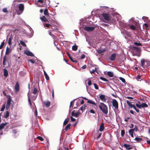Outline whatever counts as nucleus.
I'll list each match as a JSON object with an SVG mask.
<instances>
[{
	"instance_id": "nucleus-8",
	"label": "nucleus",
	"mask_w": 150,
	"mask_h": 150,
	"mask_svg": "<svg viewBox=\"0 0 150 150\" xmlns=\"http://www.w3.org/2000/svg\"><path fill=\"white\" fill-rule=\"evenodd\" d=\"M74 110L72 111L71 112V115L72 116H73L76 117H78L81 114L80 112H74Z\"/></svg>"
},
{
	"instance_id": "nucleus-10",
	"label": "nucleus",
	"mask_w": 150,
	"mask_h": 150,
	"mask_svg": "<svg viewBox=\"0 0 150 150\" xmlns=\"http://www.w3.org/2000/svg\"><path fill=\"white\" fill-rule=\"evenodd\" d=\"M7 57L5 55L3 58V64L4 66V67H5V66L6 65V62H7L8 61V60Z\"/></svg>"
},
{
	"instance_id": "nucleus-39",
	"label": "nucleus",
	"mask_w": 150,
	"mask_h": 150,
	"mask_svg": "<svg viewBox=\"0 0 150 150\" xmlns=\"http://www.w3.org/2000/svg\"><path fill=\"white\" fill-rule=\"evenodd\" d=\"M9 115V112L8 111H6V114L4 116V117L5 118H7Z\"/></svg>"
},
{
	"instance_id": "nucleus-13",
	"label": "nucleus",
	"mask_w": 150,
	"mask_h": 150,
	"mask_svg": "<svg viewBox=\"0 0 150 150\" xmlns=\"http://www.w3.org/2000/svg\"><path fill=\"white\" fill-rule=\"evenodd\" d=\"M18 8L20 11H23L24 9V6L22 4H18Z\"/></svg>"
},
{
	"instance_id": "nucleus-43",
	"label": "nucleus",
	"mask_w": 150,
	"mask_h": 150,
	"mask_svg": "<svg viewBox=\"0 0 150 150\" xmlns=\"http://www.w3.org/2000/svg\"><path fill=\"white\" fill-rule=\"evenodd\" d=\"M37 139H39L41 141H43V139L40 136H38L37 137Z\"/></svg>"
},
{
	"instance_id": "nucleus-14",
	"label": "nucleus",
	"mask_w": 150,
	"mask_h": 150,
	"mask_svg": "<svg viewBox=\"0 0 150 150\" xmlns=\"http://www.w3.org/2000/svg\"><path fill=\"white\" fill-rule=\"evenodd\" d=\"M124 146L126 148L127 150H130L132 149V147L129 144H125L124 145Z\"/></svg>"
},
{
	"instance_id": "nucleus-56",
	"label": "nucleus",
	"mask_w": 150,
	"mask_h": 150,
	"mask_svg": "<svg viewBox=\"0 0 150 150\" xmlns=\"http://www.w3.org/2000/svg\"><path fill=\"white\" fill-rule=\"evenodd\" d=\"M28 61H30V62H31L33 64H34L35 63V62L34 60L31 59H29L28 60Z\"/></svg>"
},
{
	"instance_id": "nucleus-29",
	"label": "nucleus",
	"mask_w": 150,
	"mask_h": 150,
	"mask_svg": "<svg viewBox=\"0 0 150 150\" xmlns=\"http://www.w3.org/2000/svg\"><path fill=\"white\" fill-rule=\"evenodd\" d=\"M69 120V118H66L65 120L64 121V123H63V125H65L66 124H67L68 123Z\"/></svg>"
},
{
	"instance_id": "nucleus-7",
	"label": "nucleus",
	"mask_w": 150,
	"mask_h": 150,
	"mask_svg": "<svg viewBox=\"0 0 150 150\" xmlns=\"http://www.w3.org/2000/svg\"><path fill=\"white\" fill-rule=\"evenodd\" d=\"M146 63V60H144V59H142L141 60V66L143 69L146 68V64H145Z\"/></svg>"
},
{
	"instance_id": "nucleus-4",
	"label": "nucleus",
	"mask_w": 150,
	"mask_h": 150,
	"mask_svg": "<svg viewBox=\"0 0 150 150\" xmlns=\"http://www.w3.org/2000/svg\"><path fill=\"white\" fill-rule=\"evenodd\" d=\"M7 104L6 106V110H8L10 106V104L11 103V96H7Z\"/></svg>"
},
{
	"instance_id": "nucleus-28",
	"label": "nucleus",
	"mask_w": 150,
	"mask_h": 150,
	"mask_svg": "<svg viewBox=\"0 0 150 150\" xmlns=\"http://www.w3.org/2000/svg\"><path fill=\"white\" fill-rule=\"evenodd\" d=\"M141 108H146L148 107V105L145 103H142L141 104Z\"/></svg>"
},
{
	"instance_id": "nucleus-45",
	"label": "nucleus",
	"mask_w": 150,
	"mask_h": 150,
	"mask_svg": "<svg viewBox=\"0 0 150 150\" xmlns=\"http://www.w3.org/2000/svg\"><path fill=\"white\" fill-rule=\"evenodd\" d=\"M134 131H133V129H130L129 130V134L130 135L132 134H133Z\"/></svg>"
},
{
	"instance_id": "nucleus-41",
	"label": "nucleus",
	"mask_w": 150,
	"mask_h": 150,
	"mask_svg": "<svg viewBox=\"0 0 150 150\" xmlns=\"http://www.w3.org/2000/svg\"><path fill=\"white\" fill-rule=\"evenodd\" d=\"M134 44L137 46H142V45L141 43H138L137 42H134Z\"/></svg>"
},
{
	"instance_id": "nucleus-51",
	"label": "nucleus",
	"mask_w": 150,
	"mask_h": 150,
	"mask_svg": "<svg viewBox=\"0 0 150 150\" xmlns=\"http://www.w3.org/2000/svg\"><path fill=\"white\" fill-rule=\"evenodd\" d=\"M45 79L47 80H48L49 79V77L47 74L46 75H45Z\"/></svg>"
},
{
	"instance_id": "nucleus-17",
	"label": "nucleus",
	"mask_w": 150,
	"mask_h": 150,
	"mask_svg": "<svg viewBox=\"0 0 150 150\" xmlns=\"http://www.w3.org/2000/svg\"><path fill=\"white\" fill-rule=\"evenodd\" d=\"M40 19L42 21L44 22H49V21L47 19L45 16H43L42 17H41L40 18Z\"/></svg>"
},
{
	"instance_id": "nucleus-55",
	"label": "nucleus",
	"mask_w": 150,
	"mask_h": 150,
	"mask_svg": "<svg viewBox=\"0 0 150 150\" xmlns=\"http://www.w3.org/2000/svg\"><path fill=\"white\" fill-rule=\"evenodd\" d=\"M44 26L47 28H49L50 26H51V25L50 24H46Z\"/></svg>"
},
{
	"instance_id": "nucleus-18",
	"label": "nucleus",
	"mask_w": 150,
	"mask_h": 150,
	"mask_svg": "<svg viewBox=\"0 0 150 150\" xmlns=\"http://www.w3.org/2000/svg\"><path fill=\"white\" fill-rule=\"evenodd\" d=\"M45 106L47 108L49 107L50 104V101H45L44 103Z\"/></svg>"
},
{
	"instance_id": "nucleus-11",
	"label": "nucleus",
	"mask_w": 150,
	"mask_h": 150,
	"mask_svg": "<svg viewBox=\"0 0 150 150\" xmlns=\"http://www.w3.org/2000/svg\"><path fill=\"white\" fill-rule=\"evenodd\" d=\"M19 84L18 82H17L16 83L15 86V91L17 92H18L19 91Z\"/></svg>"
},
{
	"instance_id": "nucleus-30",
	"label": "nucleus",
	"mask_w": 150,
	"mask_h": 150,
	"mask_svg": "<svg viewBox=\"0 0 150 150\" xmlns=\"http://www.w3.org/2000/svg\"><path fill=\"white\" fill-rule=\"evenodd\" d=\"M78 49V46L76 45H74L72 47V50L74 51H76Z\"/></svg>"
},
{
	"instance_id": "nucleus-57",
	"label": "nucleus",
	"mask_w": 150,
	"mask_h": 150,
	"mask_svg": "<svg viewBox=\"0 0 150 150\" xmlns=\"http://www.w3.org/2000/svg\"><path fill=\"white\" fill-rule=\"evenodd\" d=\"M133 108L136 110L137 112H139V110L138 109H137L135 106Z\"/></svg>"
},
{
	"instance_id": "nucleus-34",
	"label": "nucleus",
	"mask_w": 150,
	"mask_h": 150,
	"mask_svg": "<svg viewBox=\"0 0 150 150\" xmlns=\"http://www.w3.org/2000/svg\"><path fill=\"white\" fill-rule=\"evenodd\" d=\"M68 56V57L70 59L71 61H72V60L73 59L72 57H71V55L70 53L68 52H66Z\"/></svg>"
},
{
	"instance_id": "nucleus-15",
	"label": "nucleus",
	"mask_w": 150,
	"mask_h": 150,
	"mask_svg": "<svg viewBox=\"0 0 150 150\" xmlns=\"http://www.w3.org/2000/svg\"><path fill=\"white\" fill-rule=\"evenodd\" d=\"M116 58V54L115 53H113L111 55L110 60L111 61H114Z\"/></svg>"
},
{
	"instance_id": "nucleus-63",
	"label": "nucleus",
	"mask_w": 150,
	"mask_h": 150,
	"mask_svg": "<svg viewBox=\"0 0 150 150\" xmlns=\"http://www.w3.org/2000/svg\"><path fill=\"white\" fill-rule=\"evenodd\" d=\"M37 1L38 2L41 3H42L43 2V1L42 0H38Z\"/></svg>"
},
{
	"instance_id": "nucleus-33",
	"label": "nucleus",
	"mask_w": 150,
	"mask_h": 150,
	"mask_svg": "<svg viewBox=\"0 0 150 150\" xmlns=\"http://www.w3.org/2000/svg\"><path fill=\"white\" fill-rule=\"evenodd\" d=\"M12 40V38L11 37H10L8 40V44L9 45L11 46L12 44L11 41Z\"/></svg>"
},
{
	"instance_id": "nucleus-48",
	"label": "nucleus",
	"mask_w": 150,
	"mask_h": 150,
	"mask_svg": "<svg viewBox=\"0 0 150 150\" xmlns=\"http://www.w3.org/2000/svg\"><path fill=\"white\" fill-rule=\"evenodd\" d=\"M4 13H7L8 12L6 8H4L2 9Z\"/></svg>"
},
{
	"instance_id": "nucleus-58",
	"label": "nucleus",
	"mask_w": 150,
	"mask_h": 150,
	"mask_svg": "<svg viewBox=\"0 0 150 150\" xmlns=\"http://www.w3.org/2000/svg\"><path fill=\"white\" fill-rule=\"evenodd\" d=\"M85 55L84 54H83L81 56V59H83L84 58H85Z\"/></svg>"
},
{
	"instance_id": "nucleus-53",
	"label": "nucleus",
	"mask_w": 150,
	"mask_h": 150,
	"mask_svg": "<svg viewBox=\"0 0 150 150\" xmlns=\"http://www.w3.org/2000/svg\"><path fill=\"white\" fill-rule=\"evenodd\" d=\"M70 118H71V120L72 121L74 122L75 121L76 119L74 118L72 116H71Z\"/></svg>"
},
{
	"instance_id": "nucleus-31",
	"label": "nucleus",
	"mask_w": 150,
	"mask_h": 150,
	"mask_svg": "<svg viewBox=\"0 0 150 150\" xmlns=\"http://www.w3.org/2000/svg\"><path fill=\"white\" fill-rule=\"evenodd\" d=\"M146 68L149 67V66H150V62L147 60H146Z\"/></svg>"
},
{
	"instance_id": "nucleus-44",
	"label": "nucleus",
	"mask_w": 150,
	"mask_h": 150,
	"mask_svg": "<svg viewBox=\"0 0 150 150\" xmlns=\"http://www.w3.org/2000/svg\"><path fill=\"white\" fill-rule=\"evenodd\" d=\"M93 85L94 87H95V88L96 89H98V87L97 85L95 83H93Z\"/></svg>"
},
{
	"instance_id": "nucleus-20",
	"label": "nucleus",
	"mask_w": 150,
	"mask_h": 150,
	"mask_svg": "<svg viewBox=\"0 0 150 150\" xmlns=\"http://www.w3.org/2000/svg\"><path fill=\"white\" fill-rule=\"evenodd\" d=\"M7 124V123L5 122V123H2L0 124V130H1L4 127V126Z\"/></svg>"
},
{
	"instance_id": "nucleus-27",
	"label": "nucleus",
	"mask_w": 150,
	"mask_h": 150,
	"mask_svg": "<svg viewBox=\"0 0 150 150\" xmlns=\"http://www.w3.org/2000/svg\"><path fill=\"white\" fill-rule=\"evenodd\" d=\"M135 140L136 141V142H139L142 140V139L141 138L136 137L135 138Z\"/></svg>"
},
{
	"instance_id": "nucleus-2",
	"label": "nucleus",
	"mask_w": 150,
	"mask_h": 150,
	"mask_svg": "<svg viewBox=\"0 0 150 150\" xmlns=\"http://www.w3.org/2000/svg\"><path fill=\"white\" fill-rule=\"evenodd\" d=\"M131 50L133 55H137L141 52L140 49L138 47H133Z\"/></svg>"
},
{
	"instance_id": "nucleus-38",
	"label": "nucleus",
	"mask_w": 150,
	"mask_h": 150,
	"mask_svg": "<svg viewBox=\"0 0 150 150\" xmlns=\"http://www.w3.org/2000/svg\"><path fill=\"white\" fill-rule=\"evenodd\" d=\"M100 79L102 80H103L104 81H105V82H108V81L107 79H106L103 77H100Z\"/></svg>"
},
{
	"instance_id": "nucleus-52",
	"label": "nucleus",
	"mask_w": 150,
	"mask_h": 150,
	"mask_svg": "<svg viewBox=\"0 0 150 150\" xmlns=\"http://www.w3.org/2000/svg\"><path fill=\"white\" fill-rule=\"evenodd\" d=\"M133 129V131L134 132V131H137L138 130V128L137 126H135V127L133 129Z\"/></svg>"
},
{
	"instance_id": "nucleus-42",
	"label": "nucleus",
	"mask_w": 150,
	"mask_h": 150,
	"mask_svg": "<svg viewBox=\"0 0 150 150\" xmlns=\"http://www.w3.org/2000/svg\"><path fill=\"white\" fill-rule=\"evenodd\" d=\"M122 81V82L123 83H125V79L121 77H120L119 78Z\"/></svg>"
},
{
	"instance_id": "nucleus-21",
	"label": "nucleus",
	"mask_w": 150,
	"mask_h": 150,
	"mask_svg": "<svg viewBox=\"0 0 150 150\" xmlns=\"http://www.w3.org/2000/svg\"><path fill=\"white\" fill-rule=\"evenodd\" d=\"M127 104H128V105L129 106V107L131 108H134V107L135 106L132 104L131 102H129L128 100L127 101Z\"/></svg>"
},
{
	"instance_id": "nucleus-6",
	"label": "nucleus",
	"mask_w": 150,
	"mask_h": 150,
	"mask_svg": "<svg viewBox=\"0 0 150 150\" xmlns=\"http://www.w3.org/2000/svg\"><path fill=\"white\" fill-rule=\"evenodd\" d=\"M95 27H88L85 26L84 28V29L88 32H91L93 31L95 29Z\"/></svg>"
},
{
	"instance_id": "nucleus-9",
	"label": "nucleus",
	"mask_w": 150,
	"mask_h": 150,
	"mask_svg": "<svg viewBox=\"0 0 150 150\" xmlns=\"http://www.w3.org/2000/svg\"><path fill=\"white\" fill-rule=\"evenodd\" d=\"M24 53L25 54L31 57H33L34 56V54L32 52L28 50H26L25 51Z\"/></svg>"
},
{
	"instance_id": "nucleus-62",
	"label": "nucleus",
	"mask_w": 150,
	"mask_h": 150,
	"mask_svg": "<svg viewBox=\"0 0 150 150\" xmlns=\"http://www.w3.org/2000/svg\"><path fill=\"white\" fill-rule=\"evenodd\" d=\"M86 67V64L84 65H83L81 67V68L82 69H85Z\"/></svg>"
},
{
	"instance_id": "nucleus-23",
	"label": "nucleus",
	"mask_w": 150,
	"mask_h": 150,
	"mask_svg": "<svg viewBox=\"0 0 150 150\" xmlns=\"http://www.w3.org/2000/svg\"><path fill=\"white\" fill-rule=\"evenodd\" d=\"M87 103L91 104H93L96 106V104L94 102L90 100H88L87 101Z\"/></svg>"
},
{
	"instance_id": "nucleus-3",
	"label": "nucleus",
	"mask_w": 150,
	"mask_h": 150,
	"mask_svg": "<svg viewBox=\"0 0 150 150\" xmlns=\"http://www.w3.org/2000/svg\"><path fill=\"white\" fill-rule=\"evenodd\" d=\"M102 16L105 20L108 21H110V13H103L102 14Z\"/></svg>"
},
{
	"instance_id": "nucleus-26",
	"label": "nucleus",
	"mask_w": 150,
	"mask_h": 150,
	"mask_svg": "<svg viewBox=\"0 0 150 150\" xmlns=\"http://www.w3.org/2000/svg\"><path fill=\"white\" fill-rule=\"evenodd\" d=\"M71 125L70 124H68L65 127V130L66 131L70 129Z\"/></svg>"
},
{
	"instance_id": "nucleus-46",
	"label": "nucleus",
	"mask_w": 150,
	"mask_h": 150,
	"mask_svg": "<svg viewBox=\"0 0 150 150\" xmlns=\"http://www.w3.org/2000/svg\"><path fill=\"white\" fill-rule=\"evenodd\" d=\"M125 134V131L124 130H121V135L122 137Z\"/></svg>"
},
{
	"instance_id": "nucleus-1",
	"label": "nucleus",
	"mask_w": 150,
	"mask_h": 150,
	"mask_svg": "<svg viewBox=\"0 0 150 150\" xmlns=\"http://www.w3.org/2000/svg\"><path fill=\"white\" fill-rule=\"evenodd\" d=\"M99 108L101 110L102 112L105 114H107L108 113V109L107 107L103 103H100V105L99 106Z\"/></svg>"
},
{
	"instance_id": "nucleus-40",
	"label": "nucleus",
	"mask_w": 150,
	"mask_h": 150,
	"mask_svg": "<svg viewBox=\"0 0 150 150\" xmlns=\"http://www.w3.org/2000/svg\"><path fill=\"white\" fill-rule=\"evenodd\" d=\"M4 41H3V42L1 43V45H0V49H1L4 46Z\"/></svg>"
},
{
	"instance_id": "nucleus-49",
	"label": "nucleus",
	"mask_w": 150,
	"mask_h": 150,
	"mask_svg": "<svg viewBox=\"0 0 150 150\" xmlns=\"http://www.w3.org/2000/svg\"><path fill=\"white\" fill-rule=\"evenodd\" d=\"M28 102H29V103L30 104V105L31 106V105H32V103L31 102V100H30V97H29V96H28Z\"/></svg>"
},
{
	"instance_id": "nucleus-5",
	"label": "nucleus",
	"mask_w": 150,
	"mask_h": 150,
	"mask_svg": "<svg viewBox=\"0 0 150 150\" xmlns=\"http://www.w3.org/2000/svg\"><path fill=\"white\" fill-rule=\"evenodd\" d=\"M112 105L115 109H118V104L117 101L115 99H113L112 101Z\"/></svg>"
},
{
	"instance_id": "nucleus-61",
	"label": "nucleus",
	"mask_w": 150,
	"mask_h": 150,
	"mask_svg": "<svg viewBox=\"0 0 150 150\" xmlns=\"http://www.w3.org/2000/svg\"><path fill=\"white\" fill-rule=\"evenodd\" d=\"M144 26L146 28L148 27V25L147 23H145L144 24Z\"/></svg>"
},
{
	"instance_id": "nucleus-22",
	"label": "nucleus",
	"mask_w": 150,
	"mask_h": 150,
	"mask_svg": "<svg viewBox=\"0 0 150 150\" xmlns=\"http://www.w3.org/2000/svg\"><path fill=\"white\" fill-rule=\"evenodd\" d=\"M104 128V124L103 123H102L101 124L100 126V127L99 130L100 132H102Z\"/></svg>"
},
{
	"instance_id": "nucleus-24",
	"label": "nucleus",
	"mask_w": 150,
	"mask_h": 150,
	"mask_svg": "<svg viewBox=\"0 0 150 150\" xmlns=\"http://www.w3.org/2000/svg\"><path fill=\"white\" fill-rule=\"evenodd\" d=\"M44 13L45 16H47L49 17V18H50V17L48 15V10L46 8L45 9L44 11Z\"/></svg>"
},
{
	"instance_id": "nucleus-64",
	"label": "nucleus",
	"mask_w": 150,
	"mask_h": 150,
	"mask_svg": "<svg viewBox=\"0 0 150 150\" xmlns=\"http://www.w3.org/2000/svg\"><path fill=\"white\" fill-rule=\"evenodd\" d=\"M90 112L91 113H93V114H94L95 113V112L93 110H92V109H91L90 110Z\"/></svg>"
},
{
	"instance_id": "nucleus-16",
	"label": "nucleus",
	"mask_w": 150,
	"mask_h": 150,
	"mask_svg": "<svg viewBox=\"0 0 150 150\" xmlns=\"http://www.w3.org/2000/svg\"><path fill=\"white\" fill-rule=\"evenodd\" d=\"M11 51V50L8 47H7L5 52V55H8Z\"/></svg>"
},
{
	"instance_id": "nucleus-25",
	"label": "nucleus",
	"mask_w": 150,
	"mask_h": 150,
	"mask_svg": "<svg viewBox=\"0 0 150 150\" xmlns=\"http://www.w3.org/2000/svg\"><path fill=\"white\" fill-rule=\"evenodd\" d=\"M107 75L110 77H113L114 75L112 72L111 71H108L107 72Z\"/></svg>"
},
{
	"instance_id": "nucleus-50",
	"label": "nucleus",
	"mask_w": 150,
	"mask_h": 150,
	"mask_svg": "<svg viewBox=\"0 0 150 150\" xmlns=\"http://www.w3.org/2000/svg\"><path fill=\"white\" fill-rule=\"evenodd\" d=\"M96 67L95 69H93L92 71H90V72L91 74L94 73L96 71Z\"/></svg>"
},
{
	"instance_id": "nucleus-59",
	"label": "nucleus",
	"mask_w": 150,
	"mask_h": 150,
	"mask_svg": "<svg viewBox=\"0 0 150 150\" xmlns=\"http://www.w3.org/2000/svg\"><path fill=\"white\" fill-rule=\"evenodd\" d=\"M49 34L52 37H54L55 35L52 33L50 32L49 33Z\"/></svg>"
},
{
	"instance_id": "nucleus-54",
	"label": "nucleus",
	"mask_w": 150,
	"mask_h": 150,
	"mask_svg": "<svg viewBox=\"0 0 150 150\" xmlns=\"http://www.w3.org/2000/svg\"><path fill=\"white\" fill-rule=\"evenodd\" d=\"M88 86H90L92 84V82L90 80H89L88 83Z\"/></svg>"
},
{
	"instance_id": "nucleus-47",
	"label": "nucleus",
	"mask_w": 150,
	"mask_h": 150,
	"mask_svg": "<svg viewBox=\"0 0 150 150\" xmlns=\"http://www.w3.org/2000/svg\"><path fill=\"white\" fill-rule=\"evenodd\" d=\"M5 108V104L2 106V107L1 109V111H3Z\"/></svg>"
},
{
	"instance_id": "nucleus-36",
	"label": "nucleus",
	"mask_w": 150,
	"mask_h": 150,
	"mask_svg": "<svg viewBox=\"0 0 150 150\" xmlns=\"http://www.w3.org/2000/svg\"><path fill=\"white\" fill-rule=\"evenodd\" d=\"M38 92L37 89L36 88H34L33 90V93L34 94H36Z\"/></svg>"
},
{
	"instance_id": "nucleus-37",
	"label": "nucleus",
	"mask_w": 150,
	"mask_h": 150,
	"mask_svg": "<svg viewBox=\"0 0 150 150\" xmlns=\"http://www.w3.org/2000/svg\"><path fill=\"white\" fill-rule=\"evenodd\" d=\"M130 28L133 30H135L136 29V27L134 25H130Z\"/></svg>"
},
{
	"instance_id": "nucleus-60",
	"label": "nucleus",
	"mask_w": 150,
	"mask_h": 150,
	"mask_svg": "<svg viewBox=\"0 0 150 150\" xmlns=\"http://www.w3.org/2000/svg\"><path fill=\"white\" fill-rule=\"evenodd\" d=\"M136 106L138 108L141 109V105H139L137 103L136 104Z\"/></svg>"
},
{
	"instance_id": "nucleus-12",
	"label": "nucleus",
	"mask_w": 150,
	"mask_h": 150,
	"mask_svg": "<svg viewBox=\"0 0 150 150\" xmlns=\"http://www.w3.org/2000/svg\"><path fill=\"white\" fill-rule=\"evenodd\" d=\"M99 98L100 100L103 102H105L106 101V98L105 95H101L100 96Z\"/></svg>"
},
{
	"instance_id": "nucleus-32",
	"label": "nucleus",
	"mask_w": 150,
	"mask_h": 150,
	"mask_svg": "<svg viewBox=\"0 0 150 150\" xmlns=\"http://www.w3.org/2000/svg\"><path fill=\"white\" fill-rule=\"evenodd\" d=\"M136 79L138 81H140L142 79L141 76L138 75L136 77Z\"/></svg>"
},
{
	"instance_id": "nucleus-35",
	"label": "nucleus",
	"mask_w": 150,
	"mask_h": 150,
	"mask_svg": "<svg viewBox=\"0 0 150 150\" xmlns=\"http://www.w3.org/2000/svg\"><path fill=\"white\" fill-rule=\"evenodd\" d=\"M20 44L22 46H23L24 47H25L26 46V44L23 41H22V40H20Z\"/></svg>"
},
{
	"instance_id": "nucleus-19",
	"label": "nucleus",
	"mask_w": 150,
	"mask_h": 150,
	"mask_svg": "<svg viewBox=\"0 0 150 150\" xmlns=\"http://www.w3.org/2000/svg\"><path fill=\"white\" fill-rule=\"evenodd\" d=\"M4 76L6 77H7L8 75V73L7 70L6 69L4 68Z\"/></svg>"
}]
</instances>
